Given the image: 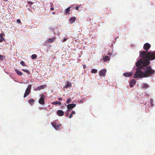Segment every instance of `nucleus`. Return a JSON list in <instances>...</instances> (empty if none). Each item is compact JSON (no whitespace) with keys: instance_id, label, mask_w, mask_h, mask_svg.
Returning a JSON list of instances; mask_svg holds the SVG:
<instances>
[{"instance_id":"obj_1","label":"nucleus","mask_w":155,"mask_h":155,"mask_svg":"<svg viewBox=\"0 0 155 155\" xmlns=\"http://www.w3.org/2000/svg\"><path fill=\"white\" fill-rule=\"evenodd\" d=\"M140 56L141 58L136 63V66L142 68L150 64L149 60L152 61L155 59V51L148 52L147 51H140Z\"/></svg>"},{"instance_id":"obj_2","label":"nucleus","mask_w":155,"mask_h":155,"mask_svg":"<svg viewBox=\"0 0 155 155\" xmlns=\"http://www.w3.org/2000/svg\"><path fill=\"white\" fill-rule=\"evenodd\" d=\"M143 67L142 68H139L138 67L136 68L137 70L134 76V78H137L144 77H147L149 76L155 74V71L153 70L151 66Z\"/></svg>"},{"instance_id":"obj_3","label":"nucleus","mask_w":155,"mask_h":155,"mask_svg":"<svg viewBox=\"0 0 155 155\" xmlns=\"http://www.w3.org/2000/svg\"><path fill=\"white\" fill-rule=\"evenodd\" d=\"M51 124L56 130H60L61 127V125L60 123L56 122L51 123Z\"/></svg>"},{"instance_id":"obj_4","label":"nucleus","mask_w":155,"mask_h":155,"mask_svg":"<svg viewBox=\"0 0 155 155\" xmlns=\"http://www.w3.org/2000/svg\"><path fill=\"white\" fill-rule=\"evenodd\" d=\"M31 85L30 84L28 85L25 90V93L24 95V97H26L28 96L31 92Z\"/></svg>"},{"instance_id":"obj_5","label":"nucleus","mask_w":155,"mask_h":155,"mask_svg":"<svg viewBox=\"0 0 155 155\" xmlns=\"http://www.w3.org/2000/svg\"><path fill=\"white\" fill-rule=\"evenodd\" d=\"M66 106V105H65V106ZM76 106V105L75 104H68L67 105V107L68 109L67 110V111H70L69 109H71L74 107Z\"/></svg>"},{"instance_id":"obj_6","label":"nucleus","mask_w":155,"mask_h":155,"mask_svg":"<svg viewBox=\"0 0 155 155\" xmlns=\"http://www.w3.org/2000/svg\"><path fill=\"white\" fill-rule=\"evenodd\" d=\"M106 71V70L105 69H104L101 70L99 72L100 76L104 77L105 75Z\"/></svg>"},{"instance_id":"obj_7","label":"nucleus","mask_w":155,"mask_h":155,"mask_svg":"<svg viewBox=\"0 0 155 155\" xmlns=\"http://www.w3.org/2000/svg\"><path fill=\"white\" fill-rule=\"evenodd\" d=\"M150 44L148 43H146L143 45V48L147 51L150 48Z\"/></svg>"},{"instance_id":"obj_8","label":"nucleus","mask_w":155,"mask_h":155,"mask_svg":"<svg viewBox=\"0 0 155 155\" xmlns=\"http://www.w3.org/2000/svg\"><path fill=\"white\" fill-rule=\"evenodd\" d=\"M47 85L46 84H45L44 85H42L41 86H39L36 88L35 89V91H39L43 89H44L45 87H47Z\"/></svg>"},{"instance_id":"obj_9","label":"nucleus","mask_w":155,"mask_h":155,"mask_svg":"<svg viewBox=\"0 0 155 155\" xmlns=\"http://www.w3.org/2000/svg\"><path fill=\"white\" fill-rule=\"evenodd\" d=\"M57 114L59 116H62L64 115V112L62 110H58L57 112Z\"/></svg>"},{"instance_id":"obj_10","label":"nucleus","mask_w":155,"mask_h":155,"mask_svg":"<svg viewBox=\"0 0 155 155\" xmlns=\"http://www.w3.org/2000/svg\"><path fill=\"white\" fill-rule=\"evenodd\" d=\"M71 83L70 82H69V81H67V82L66 84L65 85V87L63 88V89L64 90H65V88H68L70 87H71Z\"/></svg>"},{"instance_id":"obj_11","label":"nucleus","mask_w":155,"mask_h":155,"mask_svg":"<svg viewBox=\"0 0 155 155\" xmlns=\"http://www.w3.org/2000/svg\"><path fill=\"white\" fill-rule=\"evenodd\" d=\"M136 81L134 79H132L130 82V86L133 87L134 85L136 84Z\"/></svg>"},{"instance_id":"obj_12","label":"nucleus","mask_w":155,"mask_h":155,"mask_svg":"<svg viewBox=\"0 0 155 155\" xmlns=\"http://www.w3.org/2000/svg\"><path fill=\"white\" fill-rule=\"evenodd\" d=\"M133 74L132 72V73L126 72V73H124L123 74V75L126 77H128L131 76L132 75H133Z\"/></svg>"},{"instance_id":"obj_13","label":"nucleus","mask_w":155,"mask_h":155,"mask_svg":"<svg viewBox=\"0 0 155 155\" xmlns=\"http://www.w3.org/2000/svg\"><path fill=\"white\" fill-rule=\"evenodd\" d=\"M55 37L51 38H49L47 40L48 42L50 43L53 42L55 41Z\"/></svg>"},{"instance_id":"obj_14","label":"nucleus","mask_w":155,"mask_h":155,"mask_svg":"<svg viewBox=\"0 0 155 155\" xmlns=\"http://www.w3.org/2000/svg\"><path fill=\"white\" fill-rule=\"evenodd\" d=\"M39 103L41 104H45L44 97H40L39 100Z\"/></svg>"},{"instance_id":"obj_15","label":"nucleus","mask_w":155,"mask_h":155,"mask_svg":"<svg viewBox=\"0 0 155 155\" xmlns=\"http://www.w3.org/2000/svg\"><path fill=\"white\" fill-rule=\"evenodd\" d=\"M76 20V18L75 17H72L70 18L69 21L71 24H72Z\"/></svg>"},{"instance_id":"obj_16","label":"nucleus","mask_w":155,"mask_h":155,"mask_svg":"<svg viewBox=\"0 0 155 155\" xmlns=\"http://www.w3.org/2000/svg\"><path fill=\"white\" fill-rule=\"evenodd\" d=\"M110 55L109 56V57L108 56H104V57H103L104 61L105 62L108 60H110L109 57L110 56Z\"/></svg>"},{"instance_id":"obj_17","label":"nucleus","mask_w":155,"mask_h":155,"mask_svg":"<svg viewBox=\"0 0 155 155\" xmlns=\"http://www.w3.org/2000/svg\"><path fill=\"white\" fill-rule=\"evenodd\" d=\"M15 70L18 75H22L23 74L20 71H19V70L16 69H15Z\"/></svg>"},{"instance_id":"obj_18","label":"nucleus","mask_w":155,"mask_h":155,"mask_svg":"<svg viewBox=\"0 0 155 155\" xmlns=\"http://www.w3.org/2000/svg\"><path fill=\"white\" fill-rule=\"evenodd\" d=\"M61 104V102L59 101H56L53 102L52 103V104L54 105L59 104L60 105Z\"/></svg>"},{"instance_id":"obj_19","label":"nucleus","mask_w":155,"mask_h":155,"mask_svg":"<svg viewBox=\"0 0 155 155\" xmlns=\"http://www.w3.org/2000/svg\"><path fill=\"white\" fill-rule=\"evenodd\" d=\"M70 7H68L65 10V12L66 13L69 14L70 13L69 12L70 11Z\"/></svg>"},{"instance_id":"obj_20","label":"nucleus","mask_w":155,"mask_h":155,"mask_svg":"<svg viewBox=\"0 0 155 155\" xmlns=\"http://www.w3.org/2000/svg\"><path fill=\"white\" fill-rule=\"evenodd\" d=\"M148 85L146 84H143L142 87V88H147L148 87Z\"/></svg>"},{"instance_id":"obj_21","label":"nucleus","mask_w":155,"mask_h":155,"mask_svg":"<svg viewBox=\"0 0 155 155\" xmlns=\"http://www.w3.org/2000/svg\"><path fill=\"white\" fill-rule=\"evenodd\" d=\"M97 72V70L94 69H92L91 71V72L92 73H96Z\"/></svg>"},{"instance_id":"obj_22","label":"nucleus","mask_w":155,"mask_h":155,"mask_svg":"<svg viewBox=\"0 0 155 155\" xmlns=\"http://www.w3.org/2000/svg\"><path fill=\"white\" fill-rule=\"evenodd\" d=\"M37 56L36 54H33L31 56V58L32 59H34L37 58Z\"/></svg>"},{"instance_id":"obj_23","label":"nucleus","mask_w":155,"mask_h":155,"mask_svg":"<svg viewBox=\"0 0 155 155\" xmlns=\"http://www.w3.org/2000/svg\"><path fill=\"white\" fill-rule=\"evenodd\" d=\"M34 102V100L33 99H31L29 100V102L31 104H32Z\"/></svg>"},{"instance_id":"obj_24","label":"nucleus","mask_w":155,"mask_h":155,"mask_svg":"<svg viewBox=\"0 0 155 155\" xmlns=\"http://www.w3.org/2000/svg\"><path fill=\"white\" fill-rule=\"evenodd\" d=\"M71 98H69L67 100V104H68L69 103H70L71 101L72 100V99H71Z\"/></svg>"},{"instance_id":"obj_25","label":"nucleus","mask_w":155,"mask_h":155,"mask_svg":"<svg viewBox=\"0 0 155 155\" xmlns=\"http://www.w3.org/2000/svg\"><path fill=\"white\" fill-rule=\"evenodd\" d=\"M22 71H23L26 72V73H28V74H30V71H28V70H26V69H22Z\"/></svg>"},{"instance_id":"obj_26","label":"nucleus","mask_w":155,"mask_h":155,"mask_svg":"<svg viewBox=\"0 0 155 155\" xmlns=\"http://www.w3.org/2000/svg\"><path fill=\"white\" fill-rule=\"evenodd\" d=\"M20 63L21 65H22L23 66H26V65L25 64L24 62L23 61H21Z\"/></svg>"},{"instance_id":"obj_27","label":"nucleus","mask_w":155,"mask_h":155,"mask_svg":"<svg viewBox=\"0 0 155 155\" xmlns=\"http://www.w3.org/2000/svg\"><path fill=\"white\" fill-rule=\"evenodd\" d=\"M0 60L2 61L4 60L3 56L1 55H0Z\"/></svg>"},{"instance_id":"obj_28","label":"nucleus","mask_w":155,"mask_h":155,"mask_svg":"<svg viewBox=\"0 0 155 155\" xmlns=\"http://www.w3.org/2000/svg\"><path fill=\"white\" fill-rule=\"evenodd\" d=\"M33 3L31 2V1H29L28 2V4L29 5H31L33 4Z\"/></svg>"},{"instance_id":"obj_29","label":"nucleus","mask_w":155,"mask_h":155,"mask_svg":"<svg viewBox=\"0 0 155 155\" xmlns=\"http://www.w3.org/2000/svg\"><path fill=\"white\" fill-rule=\"evenodd\" d=\"M150 103L151 105V106H153V100L152 99H151L150 101Z\"/></svg>"},{"instance_id":"obj_30","label":"nucleus","mask_w":155,"mask_h":155,"mask_svg":"<svg viewBox=\"0 0 155 155\" xmlns=\"http://www.w3.org/2000/svg\"><path fill=\"white\" fill-rule=\"evenodd\" d=\"M85 100V99L84 98H83L82 100H80V102L81 103H83V101Z\"/></svg>"},{"instance_id":"obj_31","label":"nucleus","mask_w":155,"mask_h":155,"mask_svg":"<svg viewBox=\"0 0 155 155\" xmlns=\"http://www.w3.org/2000/svg\"><path fill=\"white\" fill-rule=\"evenodd\" d=\"M18 23H20L21 22V20L20 19H17V21H16Z\"/></svg>"},{"instance_id":"obj_32","label":"nucleus","mask_w":155,"mask_h":155,"mask_svg":"<svg viewBox=\"0 0 155 155\" xmlns=\"http://www.w3.org/2000/svg\"><path fill=\"white\" fill-rule=\"evenodd\" d=\"M0 38H1V39H2L4 40V38L2 36V35H0Z\"/></svg>"},{"instance_id":"obj_33","label":"nucleus","mask_w":155,"mask_h":155,"mask_svg":"<svg viewBox=\"0 0 155 155\" xmlns=\"http://www.w3.org/2000/svg\"><path fill=\"white\" fill-rule=\"evenodd\" d=\"M72 115H73V114L71 113L69 116V118H71L72 117Z\"/></svg>"},{"instance_id":"obj_34","label":"nucleus","mask_w":155,"mask_h":155,"mask_svg":"<svg viewBox=\"0 0 155 155\" xmlns=\"http://www.w3.org/2000/svg\"><path fill=\"white\" fill-rule=\"evenodd\" d=\"M86 65H83V67L84 69H85L86 68Z\"/></svg>"},{"instance_id":"obj_35","label":"nucleus","mask_w":155,"mask_h":155,"mask_svg":"<svg viewBox=\"0 0 155 155\" xmlns=\"http://www.w3.org/2000/svg\"><path fill=\"white\" fill-rule=\"evenodd\" d=\"M79 8V7H78V6H77L75 7V9L77 10H78V8Z\"/></svg>"},{"instance_id":"obj_36","label":"nucleus","mask_w":155,"mask_h":155,"mask_svg":"<svg viewBox=\"0 0 155 155\" xmlns=\"http://www.w3.org/2000/svg\"><path fill=\"white\" fill-rule=\"evenodd\" d=\"M71 113H72V114H75V112L74 111H73Z\"/></svg>"},{"instance_id":"obj_37","label":"nucleus","mask_w":155,"mask_h":155,"mask_svg":"<svg viewBox=\"0 0 155 155\" xmlns=\"http://www.w3.org/2000/svg\"><path fill=\"white\" fill-rule=\"evenodd\" d=\"M50 10H51V11H53L54 10V8L53 7H51V8H50Z\"/></svg>"},{"instance_id":"obj_38","label":"nucleus","mask_w":155,"mask_h":155,"mask_svg":"<svg viewBox=\"0 0 155 155\" xmlns=\"http://www.w3.org/2000/svg\"><path fill=\"white\" fill-rule=\"evenodd\" d=\"M58 99L59 101H61L62 100V98L61 97H59Z\"/></svg>"},{"instance_id":"obj_39","label":"nucleus","mask_w":155,"mask_h":155,"mask_svg":"<svg viewBox=\"0 0 155 155\" xmlns=\"http://www.w3.org/2000/svg\"><path fill=\"white\" fill-rule=\"evenodd\" d=\"M67 40V39L65 38L63 39V42Z\"/></svg>"},{"instance_id":"obj_40","label":"nucleus","mask_w":155,"mask_h":155,"mask_svg":"<svg viewBox=\"0 0 155 155\" xmlns=\"http://www.w3.org/2000/svg\"><path fill=\"white\" fill-rule=\"evenodd\" d=\"M3 40L2 39H1L0 38V42H1Z\"/></svg>"},{"instance_id":"obj_41","label":"nucleus","mask_w":155,"mask_h":155,"mask_svg":"<svg viewBox=\"0 0 155 155\" xmlns=\"http://www.w3.org/2000/svg\"><path fill=\"white\" fill-rule=\"evenodd\" d=\"M68 114H69V113H67L66 114V115L67 116V117L68 116Z\"/></svg>"},{"instance_id":"obj_42","label":"nucleus","mask_w":155,"mask_h":155,"mask_svg":"<svg viewBox=\"0 0 155 155\" xmlns=\"http://www.w3.org/2000/svg\"><path fill=\"white\" fill-rule=\"evenodd\" d=\"M108 54V55L110 54V53H109Z\"/></svg>"},{"instance_id":"obj_43","label":"nucleus","mask_w":155,"mask_h":155,"mask_svg":"<svg viewBox=\"0 0 155 155\" xmlns=\"http://www.w3.org/2000/svg\"><path fill=\"white\" fill-rule=\"evenodd\" d=\"M28 9L29 10H30V9L29 8H28Z\"/></svg>"},{"instance_id":"obj_44","label":"nucleus","mask_w":155,"mask_h":155,"mask_svg":"<svg viewBox=\"0 0 155 155\" xmlns=\"http://www.w3.org/2000/svg\"><path fill=\"white\" fill-rule=\"evenodd\" d=\"M3 0L4 1H7V0Z\"/></svg>"},{"instance_id":"obj_45","label":"nucleus","mask_w":155,"mask_h":155,"mask_svg":"<svg viewBox=\"0 0 155 155\" xmlns=\"http://www.w3.org/2000/svg\"><path fill=\"white\" fill-rule=\"evenodd\" d=\"M55 12H53V14H55Z\"/></svg>"},{"instance_id":"obj_46","label":"nucleus","mask_w":155,"mask_h":155,"mask_svg":"<svg viewBox=\"0 0 155 155\" xmlns=\"http://www.w3.org/2000/svg\"><path fill=\"white\" fill-rule=\"evenodd\" d=\"M26 6H28V5H26Z\"/></svg>"}]
</instances>
